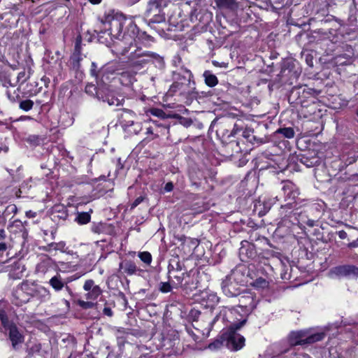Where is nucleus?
<instances>
[{"label": "nucleus", "instance_id": "obj_15", "mask_svg": "<svg viewBox=\"0 0 358 358\" xmlns=\"http://www.w3.org/2000/svg\"><path fill=\"white\" fill-rule=\"evenodd\" d=\"M49 283L52 286V287L54 289H55L56 291L61 290L64 287V284H65V282L62 279V278L59 275L53 276L50 280Z\"/></svg>", "mask_w": 358, "mask_h": 358}, {"label": "nucleus", "instance_id": "obj_18", "mask_svg": "<svg viewBox=\"0 0 358 358\" xmlns=\"http://www.w3.org/2000/svg\"><path fill=\"white\" fill-rule=\"evenodd\" d=\"M35 296L40 299L41 301H44L50 299V293L46 288L41 287L36 289Z\"/></svg>", "mask_w": 358, "mask_h": 358}, {"label": "nucleus", "instance_id": "obj_4", "mask_svg": "<svg viewBox=\"0 0 358 358\" xmlns=\"http://www.w3.org/2000/svg\"><path fill=\"white\" fill-rule=\"evenodd\" d=\"M324 337V333H317L308 335L307 332L300 331L291 333L289 339L292 345H296L304 343H313L322 340Z\"/></svg>", "mask_w": 358, "mask_h": 358}, {"label": "nucleus", "instance_id": "obj_1", "mask_svg": "<svg viewBox=\"0 0 358 358\" xmlns=\"http://www.w3.org/2000/svg\"><path fill=\"white\" fill-rule=\"evenodd\" d=\"M245 282V276L241 269H236L222 281V289L227 296H235L239 293V285Z\"/></svg>", "mask_w": 358, "mask_h": 358}, {"label": "nucleus", "instance_id": "obj_39", "mask_svg": "<svg viewBox=\"0 0 358 358\" xmlns=\"http://www.w3.org/2000/svg\"><path fill=\"white\" fill-rule=\"evenodd\" d=\"M29 141H33L36 143H38V138L37 136H33L28 138Z\"/></svg>", "mask_w": 358, "mask_h": 358}, {"label": "nucleus", "instance_id": "obj_14", "mask_svg": "<svg viewBox=\"0 0 358 358\" xmlns=\"http://www.w3.org/2000/svg\"><path fill=\"white\" fill-rule=\"evenodd\" d=\"M294 185L291 182H286L282 187V191L287 199L293 200L298 195L297 191L293 190Z\"/></svg>", "mask_w": 358, "mask_h": 358}, {"label": "nucleus", "instance_id": "obj_45", "mask_svg": "<svg viewBox=\"0 0 358 358\" xmlns=\"http://www.w3.org/2000/svg\"><path fill=\"white\" fill-rule=\"evenodd\" d=\"M147 134H152V130L150 127L147 129Z\"/></svg>", "mask_w": 358, "mask_h": 358}, {"label": "nucleus", "instance_id": "obj_6", "mask_svg": "<svg viewBox=\"0 0 358 358\" xmlns=\"http://www.w3.org/2000/svg\"><path fill=\"white\" fill-rule=\"evenodd\" d=\"M124 18L122 15L108 16L104 24L108 34L115 38H118L122 31Z\"/></svg>", "mask_w": 358, "mask_h": 358}, {"label": "nucleus", "instance_id": "obj_33", "mask_svg": "<svg viewBox=\"0 0 358 358\" xmlns=\"http://www.w3.org/2000/svg\"><path fill=\"white\" fill-rule=\"evenodd\" d=\"M171 289V287L169 283L168 282H164L162 284V286L160 287V290L162 292H170Z\"/></svg>", "mask_w": 358, "mask_h": 358}, {"label": "nucleus", "instance_id": "obj_38", "mask_svg": "<svg viewBox=\"0 0 358 358\" xmlns=\"http://www.w3.org/2000/svg\"><path fill=\"white\" fill-rule=\"evenodd\" d=\"M103 313L109 317L113 315L112 310L108 307H105L103 310Z\"/></svg>", "mask_w": 358, "mask_h": 358}, {"label": "nucleus", "instance_id": "obj_26", "mask_svg": "<svg viewBox=\"0 0 358 358\" xmlns=\"http://www.w3.org/2000/svg\"><path fill=\"white\" fill-rule=\"evenodd\" d=\"M33 106L34 102L30 99L24 100L20 103V108L25 111L31 110Z\"/></svg>", "mask_w": 358, "mask_h": 358}, {"label": "nucleus", "instance_id": "obj_28", "mask_svg": "<svg viewBox=\"0 0 358 358\" xmlns=\"http://www.w3.org/2000/svg\"><path fill=\"white\" fill-rule=\"evenodd\" d=\"M29 78V76L27 74L25 71H21L18 73L17 77L16 83H23Z\"/></svg>", "mask_w": 358, "mask_h": 358}, {"label": "nucleus", "instance_id": "obj_37", "mask_svg": "<svg viewBox=\"0 0 358 358\" xmlns=\"http://www.w3.org/2000/svg\"><path fill=\"white\" fill-rule=\"evenodd\" d=\"M173 189V185L171 182H167L164 187V189L166 192H171Z\"/></svg>", "mask_w": 358, "mask_h": 358}, {"label": "nucleus", "instance_id": "obj_34", "mask_svg": "<svg viewBox=\"0 0 358 358\" xmlns=\"http://www.w3.org/2000/svg\"><path fill=\"white\" fill-rule=\"evenodd\" d=\"M94 91L96 92L97 90H96V87L94 85L89 84V85H86V87H85L86 93L92 94Z\"/></svg>", "mask_w": 358, "mask_h": 358}, {"label": "nucleus", "instance_id": "obj_24", "mask_svg": "<svg viewBox=\"0 0 358 358\" xmlns=\"http://www.w3.org/2000/svg\"><path fill=\"white\" fill-rule=\"evenodd\" d=\"M278 132L282 134L285 137L288 138H292L294 136V131L293 129L291 127L279 129L278 130Z\"/></svg>", "mask_w": 358, "mask_h": 358}, {"label": "nucleus", "instance_id": "obj_2", "mask_svg": "<svg viewBox=\"0 0 358 358\" xmlns=\"http://www.w3.org/2000/svg\"><path fill=\"white\" fill-rule=\"evenodd\" d=\"M245 322L246 320H243L241 322L233 324L229 331L222 335V338L229 350L237 351L244 346L245 338L236 333V330L243 327Z\"/></svg>", "mask_w": 358, "mask_h": 358}, {"label": "nucleus", "instance_id": "obj_10", "mask_svg": "<svg viewBox=\"0 0 358 358\" xmlns=\"http://www.w3.org/2000/svg\"><path fill=\"white\" fill-rule=\"evenodd\" d=\"M240 307L245 308L246 310H252L255 308L254 298L251 294L241 295L238 298Z\"/></svg>", "mask_w": 358, "mask_h": 358}, {"label": "nucleus", "instance_id": "obj_12", "mask_svg": "<svg viewBox=\"0 0 358 358\" xmlns=\"http://www.w3.org/2000/svg\"><path fill=\"white\" fill-rule=\"evenodd\" d=\"M216 6L220 9L236 10L238 8L236 0H214Z\"/></svg>", "mask_w": 358, "mask_h": 358}, {"label": "nucleus", "instance_id": "obj_21", "mask_svg": "<svg viewBox=\"0 0 358 358\" xmlns=\"http://www.w3.org/2000/svg\"><path fill=\"white\" fill-rule=\"evenodd\" d=\"M0 81L2 85L7 89L9 87H15L16 85V83H13L11 82L10 76L6 73L0 74Z\"/></svg>", "mask_w": 358, "mask_h": 358}, {"label": "nucleus", "instance_id": "obj_46", "mask_svg": "<svg viewBox=\"0 0 358 358\" xmlns=\"http://www.w3.org/2000/svg\"><path fill=\"white\" fill-rule=\"evenodd\" d=\"M212 296L213 297V299H215L217 301H218V299H217V298L216 297V296L213 295Z\"/></svg>", "mask_w": 358, "mask_h": 358}, {"label": "nucleus", "instance_id": "obj_48", "mask_svg": "<svg viewBox=\"0 0 358 358\" xmlns=\"http://www.w3.org/2000/svg\"><path fill=\"white\" fill-rule=\"evenodd\" d=\"M357 115H358V111H357Z\"/></svg>", "mask_w": 358, "mask_h": 358}, {"label": "nucleus", "instance_id": "obj_8", "mask_svg": "<svg viewBox=\"0 0 358 358\" xmlns=\"http://www.w3.org/2000/svg\"><path fill=\"white\" fill-rule=\"evenodd\" d=\"M9 338L12 343V346L15 350L17 349V345L19 344L24 342V336L14 324H11L9 327Z\"/></svg>", "mask_w": 358, "mask_h": 358}, {"label": "nucleus", "instance_id": "obj_27", "mask_svg": "<svg viewBox=\"0 0 358 358\" xmlns=\"http://www.w3.org/2000/svg\"><path fill=\"white\" fill-rule=\"evenodd\" d=\"M150 113L156 117H160V118H165L166 115L165 113L162 110L159 108H152L150 110Z\"/></svg>", "mask_w": 358, "mask_h": 358}, {"label": "nucleus", "instance_id": "obj_43", "mask_svg": "<svg viewBox=\"0 0 358 358\" xmlns=\"http://www.w3.org/2000/svg\"><path fill=\"white\" fill-rule=\"evenodd\" d=\"M93 4H97L101 2V0H89Z\"/></svg>", "mask_w": 358, "mask_h": 358}, {"label": "nucleus", "instance_id": "obj_25", "mask_svg": "<svg viewBox=\"0 0 358 358\" xmlns=\"http://www.w3.org/2000/svg\"><path fill=\"white\" fill-rule=\"evenodd\" d=\"M138 257L145 264L150 265L152 262V255L148 252H141L138 253Z\"/></svg>", "mask_w": 358, "mask_h": 358}, {"label": "nucleus", "instance_id": "obj_7", "mask_svg": "<svg viewBox=\"0 0 358 358\" xmlns=\"http://www.w3.org/2000/svg\"><path fill=\"white\" fill-rule=\"evenodd\" d=\"M96 98L109 106H118L122 105V99L114 96L113 93L107 87H99L96 91Z\"/></svg>", "mask_w": 358, "mask_h": 358}, {"label": "nucleus", "instance_id": "obj_36", "mask_svg": "<svg viewBox=\"0 0 358 358\" xmlns=\"http://www.w3.org/2000/svg\"><path fill=\"white\" fill-rule=\"evenodd\" d=\"M143 201V196H139L135 199V201L131 204V208L136 207L138 204H140Z\"/></svg>", "mask_w": 358, "mask_h": 358}, {"label": "nucleus", "instance_id": "obj_41", "mask_svg": "<svg viewBox=\"0 0 358 358\" xmlns=\"http://www.w3.org/2000/svg\"><path fill=\"white\" fill-rule=\"evenodd\" d=\"M6 238V232L4 229H0V240H3Z\"/></svg>", "mask_w": 358, "mask_h": 358}, {"label": "nucleus", "instance_id": "obj_20", "mask_svg": "<svg viewBox=\"0 0 358 358\" xmlns=\"http://www.w3.org/2000/svg\"><path fill=\"white\" fill-rule=\"evenodd\" d=\"M102 291L99 285L95 287H92L91 290L87 292L86 294V299L90 300H95L101 294Z\"/></svg>", "mask_w": 358, "mask_h": 358}, {"label": "nucleus", "instance_id": "obj_23", "mask_svg": "<svg viewBox=\"0 0 358 358\" xmlns=\"http://www.w3.org/2000/svg\"><path fill=\"white\" fill-rule=\"evenodd\" d=\"M252 285L255 287L263 289V288H266L268 286V282L262 278H259L256 279L252 282Z\"/></svg>", "mask_w": 358, "mask_h": 358}, {"label": "nucleus", "instance_id": "obj_13", "mask_svg": "<svg viewBox=\"0 0 358 358\" xmlns=\"http://www.w3.org/2000/svg\"><path fill=\"white\" fill-rule=\"evenodd\" d=\"M24 266L19 262L15 263L9 271V276L13 279H20L23 276Z\"/></svg>", "mask_w": 358, "mask_h": 358}, {"label": "nucleus", "instance_id": "obj_29", "mask_svg": "<svg viewBox=\"0 0 358 358\" xmlns=\"http://www.w3.org/2000/svg\"><path fill=\"white\" fill-rule=\"evenodd\" d=\"M96 285H94V280H87L85 281L84 285H83V289L86 291V292H89L90 290H91L92 289V287H95Z\"/></svg>", "mask_w": 358, "mask_h": 358}, {"label": "nucleus", "instance_id": "obj_9", "mask_svg": "<svg viewBox=\"0 0 358 358\" xmlns=\"http://www.w3.org/2000/svg\"><path fill=\"white\" fill-rule=\"evenodd\" d=\"M160 3L158 0H150L148 3V8L147 10L148 16H156L157 18L156 22L164 21L165 17L164 15H159L160 13Z\"/></svg>", "mask_w": 358, "mask_h": 358}, {"label": "nucleus", "instance_id": "obj_5", "mask_svg": "<svg viewBox=\"0 0 358 358\" xmlns=\"http://www.w3.org/2000/svg\"><path fill=\"white\" fill-rule=\"evenodd\" d=\"M136 115L133 111L124 109L120 115V124L124 130L133 132L136 134H138L141 129V124L136 122Z\"/></svg>", "mask_w": 358, "mask_h": 358}, {"label": "nucleus", "instance_id": "obj_32", "mask_svg": "<svg viewBox=\"0 0 358 358\" xmlns=\"http://www.w3.org/2000/svg\"><path fill=\"white\" fill-rule=\"evenodd\" d=\"M6 96L11 102H15L16 101V98L18 96L17 94H15V92L12 94L10 90L6 91Z\"/></svg>", "mask_w": 358, "mask_h": 358}, {"label": "nucleus", "instance_id": "obj_40", "mask_svg": "<svg viewBox=\"0 0 358 358\" xmlns=\"http://www.w3.org/2000/svg\"><path fill=\"white\" fill-rule=\"evenodd\" d=\"M106 71L110 73H114L115 72L116 69L115 68H113V66H107L106 68Z\"/></svg>", "mask_w": 358, "mask_h": 358}, {"label": "nucleus", "instance_id": "obj_35", "mask_svg": "<svg viewBox=\"0 0 358 358\" xmlns=\"http://www.w3.org/2000/svg\"><path fill=\"white\" fill-rule=\"evenodd\" d=\"M222 343L219 341H216L215 342L213 343H210L209 345H208V348L210 349H215V348H220L221 345H222Z\"/></svg>", "mask_w": 358, "mask_h": 358}, {"label": "nucleus", "instance_id": "obj_19", "mask_svg": "<svg viewBox=\"0 0 358 358\" xmlns=\"http://www.w3.org/2000/svg\"><path fill=\"white\" fill-rule=\"evenodd\" d=\"M203 77L205 78L206 84L209 87H214L218 83L217 77L215 75L210 73V71H205L203 73Z\"/></svg>", "mask_w": 358, "mask_h": 358}, {"label": "nucleus", "instance_id": "obj_42", "mask_svg": "<svg viewBox=\"0 0 358 358\" xmlns=\"http://www.w3.org/2000/svg\"><path fill=\"white\" fill-rule=\"evenodd\" d=\"M6 250V245L4 243H0V251H4Z\"/></svg>", "mask_w": 358, "mask_h": 358}, {"label": "nucleus", "instance_id": "obj_22", "mask_svg": "<svg viewBox=\"0 0 358 358\" xmlns=\"http://www.w3.org/2000/svg\"><path fill=\"white\" fill-rule=\"evenodd\" d=\"M90 215L88 213H78L76 220L80 224H85L90 221Z\"/></svg>", "mask_w": 358, "mask_h": 358}, {"label": "nucleus", "instance_id": "obj_30", "mask_svg": "<svg viewBox=\"0 0 358 358\" xmlns=\"http://www.w3.org/2000/svg\"><path fill=\"white\" fill-rule=\"evenodd\" d=\"M78 304L80 307L83 308H91L93 307L94 303L91 301H79Z\"/></svg>", "mask_w": 358, "mask_h": 358}, {"label": "nucleus", "instance_id": "obj_3", "mask_svg": "<svg viewBox=\"0 0 358 358\" xmlns=\"http://www.w3.org/2000/svg\"><path fill=\"white\" fill-rule=\"evenodd\" d=\"M129 62L131 66H143L145 64L156 61L159 63L163 62V58L158 54L152 52L145 51L141 48H137L130 53Z\"/></svg>", "mask_w": 358, "mask_h": 358}, {"label": "nucleus", "instance_id": "obj_31", "mask_svg": "<svg viewBox=\"0 0 358 358\" xmlns=\"http://www.w3.org/2000/svg\"><path fill=\"white\" fill-rule=\"evenodd\" d=\"M0 319L3 326H6L8 323V319L3 310H0Z\"/></svg>", "mask_w": 358, "mask_h": 358}, {"label": "nucleus", "instance_id": "obj_44", "mask_svg": "<svg viewBox=\"0 0 358 358\" xmlns=\"http://www.w3.org/2000/svg\"><path fill=\"white\" fill-rule=\"evenodd\" d=\"M129 52V50L127 48H124V50H122V51L121 52V54L122 55H125L126 53H127Z\"/></svg>", "mask_w": 358, "mask_h": 358}, {"label": "nucleus", "instance_id": "obj_11", "mask_svg": "<svg viewBox=\"0 0 358 358\" xmlns=\"http://www.w3.org/2000/svg\"><path fill=\"white\" fill-rule=\"evenodd\" d=\"M336 274L339 275H355L358 276V268L354 266H343L335 268Z\"/></svg>", "mask_w": 358, "mask_h": 358}, {"label": "nucleus", "instance_id": "obj_16", "mask_svg": "<svg viewBox=\"0 0 358 358\" xmlns=\"http://www.w3.org/2000/svg\"><path fill=\"white\" fill-rule=\"evenodd\" d=\"M13 296L15 299V303L17 306H22L29 300L27 294L22 289L16 290L13 294Z\"/></svg>", "mask_w": 358, "mask_h": 358}, {"label": "nucleus", "instance_id": "obj_47", "mask_svg": "<svg viewBox=\"0 0 358 358\" xmlns=\"http://www.w3.org/2000/svg\"><path fill=\"white\" fill-rule=\"evenodd\" d=\"M92 65L93 67L96 66L95 63H94V62L92 64Z\"/></svg>", "mask_w": 358, "mask_h": 358}, {"label": "nucleus", "instance_id": "obj_17", "mask_svg": "<svg viewBox=\"0 0 358 358\" xmlns=\"http://www.w3.org/2000/svg\"><path fill=\"white\" fill-rule=\"evenodd\" d=\"M120 268L124 270L129 275H133L136 271V266L131 262H126L120 264Z\"/></svg>", "mask_w": 358, "mask_h": 358}]
</instances>
